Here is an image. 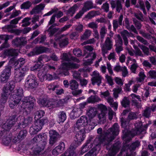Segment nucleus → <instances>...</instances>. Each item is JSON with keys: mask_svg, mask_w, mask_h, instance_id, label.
I'll use <instances>...</instances> for the list:
<instances>
[{"mask_svg": "<svg viewBox=\"0 0 156 156\" xmlns=\"http://www.w3.org/2000/svg\"><path fill=\"white\" fill-rule=\"evenodd\" d=\"M97 132L100 135L97 136L95 139L100 136L101 140L106 143V144L104 146H106L107 149H109V145L110 144L111 142L118 134L119 131L118 127H110L106 131L104 130L103 133L102 129L100 127L97 129Z\"/></svg>", "mask_w": 156, "mask_h": 156, "instance_id": "1", "label": "nucleus"}, {"mask_svg": "<svg viewBox=\"0 0 156 156\" xmlns=\"http://www.w3.org/2000/svg\"><path fill=\"white\" fill-rule=\"evenodd\" d=\"M98 136L94 141V147L91 150L85 155L84 156H96L98 152L101 148V145L104 146L106 144L105 141L102 140Z\"/></svg>", "mask_w": 156, "mask_h": 156, "instance_id": "2", "label": "nucleus"}, {"mask_svg": "<svg viewBox=\"0 0 156 156\" xmlns=\"http://www.w3.org/2000/svg\"><path fill=\"white\" fill-rule=\"evenodd\" d=\"M38 80L35 75L30 74L26 78L25 82V87L29 89H33L38 86Z\"/></svg>", "mask_w": 156, "mask_h": 156, "instance_id": "3", "label": "nucleus"}, {"mask_svg": "<svg viewBox=\"0 0 156 156\" xmlns=\"http://www.w3.org/2000/svg\"><path fill=\"white\" fill-rule=\"evenodd\" d=\"M76 128L79 131L77 132V133L74 137V140L77 144L79 145L85 138V133L89 132L90 130L88 129V127H86V128L85 127L81 129H80V127Z\"/></svg>", "mask_w": 156, "mask_h": 156, "instance_id": "4", "label": "nucleus"}, {"mask_svg": "<svg viewBox=\"0 0 156 156\" xmlns=\"http://www.w3.org/2000/svg\"><path fill=\"white\" fill-rule=\"evenodd\" d=\"M21 108L24 109L27 108L30 110L32 109L34 105L35 99L31 96L25 97L22 101Z\"/></svg>", "mask_w": 156, "mask_h": 156, "instance_id": "5", "label": "nucleus"}, {"mask_svg": "<svg viewBox=\"0 0 156 156\" xmlns=\"http://www.w3.org/2000/svg\"><path fill=\"white\" fill-rule=\"evenodd\" d=\"M139 127H134V129H131V130L128 129L129 127H125L124 129L122 130L123 138L129 141L132 138L139 133Z\"/></svg>", "mask_w": 156, "mask_h": 156, "instance_id": "6", "label": "nucleus"}, {"mask_svg": "<svg viewBox=\"0 0 156 156\" xmlns=\"http://www.w3.org/2000/svg\"><path fill=\"white\" fill-rule=\"evenodd\" d=\"M12 67L10 66L5 67L1 73L0 78L2 82L6 83L9 80L11 74Z\"/></svg>", "mask_w": 156, "mask_h": 156, "instance_id": "7", "label": "nucleus"}, {"mask_svg": "<svg viewBox=\"0 0 156 156\" xmlns=\"http://www.w3.org/2000/svg\"><path fill=\"white\" fill-rule=\"evenodd\" d=\"M79 67L78 64L73 62H68L64 63L62 69H59L60 74H63L65 75L68 74V70L71 69H76Z\"/></svg>", "mask_w": 156, "mask_h": 156, "instance_id": "8", "label": "nucleus"}, {"mask_svg": "<svg viewBox=\"0 0 156 156\" xmlns=\"http://www.w3.org/2000/svg\"><path fill=\"white\" fill-rule=\"evenodd\" d=\"M49 48L44 47H36L33 50L28 54L29 56H31L35 55H38L43 53L50 52Z\"/></svg>", "mask_w": 156, "mask_h": 156, "instance_id": "9", "label": "nucleus"}, {"mask_svg": "<svg viewBox=\"0 0 156 156\" xmlns=\"http://www.w3.org/2000/svg\"><path fill=\"white\" fill-rule=\"evenodd\" d=\"M49 135L50 138L49 144L51 146H52L60 139L61 136L57 132L53 130L49 131Z\"/></svg>", "mask_w": 156, "mask_h": 156, "instance_id": "10", "label": "nucleus"}, {"mask_svg": "<svg viewBox=\"0 0 156 156\" xmlns=\"http://www.w3.org/2000/svg\"><path fill=\"white\" fill-rule=\"evenodd\" d=\"M46 136H44L41 134H39L37 136H35L31 140V142L33 143L31 145H33L35 144L41 143V144H43L44 145H46L47 142L45 140L46 139Z\"/></svg>", "mask_w": 156, "mask_h": 156, "instance_id": "11", "label": "nucleus"}, {"mask_svg": "<svg viewBox=\"0 0 156 156\" xmlns=\"http://www.w3.org/2000/svg\"><path fill=\"white\" fill-rule=\"evenodd\" d=\"M35 144L33 145H31V147L33 154L35 155H38L43 154L45 145L41 144V143Z\"/></svg>", "mask_w": 156, "mask_h": 156, "instance_id": "12", "label": "nucleus"}, {"mask_svg": "<svg viewBox=\"0 0 156 156\" xmlns=\"http://www.w3.org/2000/svg\"><path fill=\"white\" fill-rule=\"evenodd\" d=\"M113 46L111 38L109 37L106 38L104 44L102 47V51L104 54L107 53L108 51L110 50Z\"/></svg>", "mask_w": 156, "mask_h": 156, "instance_id": "13", "label": "nucleus"}, {"mask_svg": "<svg viewBox=\"0 0 156 156\" xmlns=\"http://www.w3.org/2000/svg\"><path fill=\"white\" fill-rule=\"evenodd\" d=\"M37 75L41 82L43 81L44 80L50 81L54 78L52 75L49 73L45 74L43 69L39 70Z\"/></svg>", "mask_w": 156, "mask_h": 156, "instance_id": "14", "label": "nucleus"}, {"mask_svg": "<svg viewBox=\"0 0 156 156\" xmlns=\"http://www.w3.org/2000/svg\"><path fill=\"white\" fill-rule=\"evenodd\" d=\"M92 78L91 79L92 84L94 85L95 83L98 86H99L102 83V80L103 79L102 76L97 71L93 72Z\"/></svg>", "mask_w": 156, "mask_h": 156, "instance_id": "15", "label": "nucleus"}, {"mask_svg": "<svg viewBox=\"0 0 156 156\" xmlns=\"http://www.w3.org/2000/svg\"><path fill=\"white\" fill-rule=\"evenodd\" d=\"M18 121H20L19 126H26L30 123L32 120V118L29 117L27 119H25L24 117L22 115H19L17 118Z\"/></svg>", "mask_w": 156, "mask_h": 156, "instance_id": "16", "label": "nucleus"}, {"mask_svg": "<svg viewBox=\"0 0 156 156\" xmlns=\"http://www.w3.org/2000/svg\"><path fill=\"white\" fill-rule=\"evenodd\" d=\"M14 37L13 35L2 34L0 35V40H5L4 43L2 44L0 48H7L9 46L8 43V40L12 39Z\"/></svg>", "mask_w": 156, "mask_h": 156, "instance_id": "17", "label": "nucleus"}, {"mask_svg": "<svg viewBox=\"0 0 156 156\" xmlns=\"http://www.w3.org/2000/svg\"><path fill=\"white\" fill-rule=\"evenodd\" d=\"M27 43L26 38L24 37H17L12 41V44L16 47L24 45Z\"/></svg>", "mask_w": 156, "mask_h": 156, "instance_id": "18", "label": "nucleus"}, {"mask_svg": "<svg viewBox=\"0 0 156 156\" xmlns=\"http://www.w3.org/2000/svg\"><path fill=\"white\" fill-rule=\"evenodd\" d=\"M37 102L41 106L48 107L55 105L56 103L55 101H49L46 98L40 99L38 100Z\"/></svg>", "mask_w": 156, "mask_h": 156, "instance_id": "19", "label": "nucleus"}, {"mask_svg": "<svg viewBox=\"0 0 156 156\" xmlns=\"http://www.w3.org/2000/svg\"><path fill=\"white\" fill-rule=\"evenodd\" d=\"M156 110V105H153L151 106L147 107L144 110L142 115L146 118H149L151 116V112H154Z\"/></svg>", "mask_w": 156, "mask_h": 156, "instance_id": "20", "label": "nucleus"}, {"mask_svg": "<svg viewBox=\"0 0 156 156\" xmlns=\"http://www.w3.org/2000/svg\"><path fill=\"white\" fill-rule=\"evenodd\" d=\"M65 148V144L63 142L60 143L59 145L56 147L52 151V154L54 155H57L62 153Z\"/></svg>", "mask_w": 156, "mask_h": 156, "instance_id": "21", "label": "nucleus"}, {"mask_svg": "<svg viewBox=\"0 0 156 156\" xmlns=\"http://www.w3.org/2000/svg\"><path fill=\"white\" fill-rule=\"evenodd\" d=\"M121 147V143L119 141H117L109 148L112 152V153L107 154L106 156H115L116 154L119 151Z\"/></svg>", "mask_w": 156, "mask_h": 156, "instance_id": "22", "label": "nucleus"}, {"mask_svg": "<svg viewBox=\"0 0 156 156\" xmlns=\"http://www.w3.org/2000/svg\"><path fill=\"white\" fill-rule=\"evenodd\" d=\"M110 3L111 5V7L113 9L115 8L116 12L119 13L120 12L122 8L120 1L119 0H112L110 1Z\"/></svg>", "mask_w": 156, "mask_h": 156, "instance_id": "23", "label": "nucleus"}, {"mask_svg": "<svg viewBox=\"0 0 156 156\" xmlns=\"http://www.w3.org/2000/svg\"><path fill=\"white\" fill-rule=\"evenodd\" d=\"M140 145V143L138 141H137L134 142L129 147V150L130 151V153L129 154L128 153H125V154H126V156H135V153L132 151L135 150L137 147H138ZM124 150H125V148L124 147Z\"/></svg>", "mask_w": 156, "mask_h": 156, "instance_id": "24", "label": "nucleus"}, {"mask_svg": "<svg viewBox=\"0 0 156 156\" xmlns=\"http://www.w3.org/2000/svg\"><path fill=\"white\" fill-rule=\"evenodd\" d=\"M124 26L129 31L133 32L136 34H138V32L136 30V28L133 25H130L129 19L127 18H126L124 20Z\"/></svg>", "mask_w": 156, "mask_h": 156, "instance_id": "25", "label": "nucleus"}, {"mask_svg": "<svg viewBox=\"0 0 156 156\" xmlns=\"http://www.w3.org/2000/svg\"><path fill=\"white\" fill-rule=\"evenodd\" d=\"M123 19V15H121L118 19L114 20L112 21L113 30L116 31L118 27L120 26H122V21Z\"/></svg>", "mask_w": 156, "mask_h": 156, "instance_id": "26", "label": "nucleus"}, {"mask_svg": "<svg viewBox=\"0 0 156 156\" xmlns=\"http://www.w3.org/2000/svg\"><path fill=\"white\" fill-rule=\"evenodd\" d=\"M15 83L14 81L12 80L7 83L3 88V90L8 92L11 94L15 87Z\"/></svg>", "mask_w": 156, "mask_h": 156, "instance_id": "27", "label": "nucleus"}, {"mask_svg": "<svg viewBox=\"0 0 156 156\" xmlns=\"http://www.w3.org/2000/svg\"><path fill=\"white\" fill-rule=\"evenodd\" d=\"M93 137L92 136H90L89 137L88 140H87L86 144L83 147L81 151L83 153H85L89 150L92 148L94 147V142L93 143L90 144V142L92 140Z\"/></svg>", "mask_w": 156, "mask_h": 156, "instance_id": "28", "label": "nucleus"}, {"mask_svg": "<svg viewBox=\"0 0 156 156\" xmlns=\"http://www.w3.org/2000/svg\"><path fill=\"white\" fill-rule=\"evenodd\" d=\"M10 94V93H9V92L8 91L6 92L3 90L1 96V98L0 100V105L1 104L3 108H4V105L6 103L7 100Z\"/></svg>", "mask_w": 156, "mask_h": 156, "instance_id": "29", "label": "nucleus"}, {"mask_svg": "<svg viewBox=\"0 0 156 156\" xmlns=\"http://www.w3.org/2000/svg\"><path fill=\"white\" fill-rule=\"evenodd\" d=\"M4 53L5 55L9 57H15L18 55V50L13 48L7 49L5 51Z\"/></svg>", "mask_w": 156, "mask_h": 156, "instance_id": "30", "label": "nucleus"}, {"mask_svg": "<svg viewBox=\"0 0 156 156\" xmlns=\"http://www.w3.org/2000/svg\"><path fill=\"white\" fill-rule=\"evenodd\" d=\"M82 113V111L80 108H74L70 113V118L75 119L80 116Z\"/></svg>", "mask_w": 156, "mask_h": 156, "instance_id": "31", "label": "nucleus"}, {"mask_svg": "<svg viewBox=\"0 0 156 156\" xmlns=\"http://www.w3.org/2000/svg\"><path fill=\"white\" fill-rule=\"evenodd\" d=\"M87 118L85 116H81L76 122V125L77 127H80L81 126L84 127L87 125Z\"/></svg>", "mask_w": 156, "mask_h": 156, "instance_id": "32", "label": "nucleus"}, {"mask_svg": "<svg viewBox=\"0 0 156 156\" xmlns=\"http://www.w3.org/2000/svg\"><path fill=\"white\" fill-rule=\"evenodd\" d=\"M45 5V4L42 3H41L36 5L31 11V14H33L39 13L44 9Z\"/></svg>", "mask_w": 156, "mask_h": 156, "instance_id": "33", "label": "nucleus"}, {"mask_svg": "<svg viewBox=\"0 0 156 156\" xmlns=\"http://www.w3.org/2000/svg\"><path fill=\"white\" fill-rule=\"evenodd\" d=\"M15 79L18 82H20L23 79L25 75L24 72H21L18 70H16L14 72Z\"/></svg>", "mask_w": 156, "mask_h": 156, "instance_id": "34", "label": "nucleus"}, {"mask_svg": "<svg viewBox=\"0 0 156 156\" xmlns=\"http://www.w3.org/2000/svg\"><path fill=\"white\" fill-rule=\"evenodd\" d=\"M12 135L11 133L0 138L2 141L3 143L5 145H8L11 142Z\"/></svg>", "mask_w": 156, "mask_h": 156, "instance_id": "35", "label": "nucleus"}, {"mask_svg": "<svg viewBox=\"0 0 156 156\" xmlns=\"http://www.w3.org/2000/svg\"><path fill=\"white\" fill-rule=\"evenodd\" d=\"M56 25V24L54 23L53 24L48 28L47 30L45 31V32H48L49 36L52 37L58 30V28L55 27Z\"/></svg>", "mask_w": 156, "mask_h": 156, "instance_id": "36", "label": "nucleus"}, {"mask_svg": "<svg viewBox=\"0 0 156 156\" xmlns=\"http://www.w3.org/2000/svg\"><path fill=\"white\" fill-rule=\"evenodd\" d=\"M16 116L14 115L11 116L6 122V126L7 127H12L16 123Z\"/></svg>", "mask_w": 156, "mask_h": 156, "instance_id": "37", "label": "nucleus"}, {"mask_svg": "<svg viewBox=\"0 0 156 156\" xmlns=\"http://www.w3.org/2000/svg\"><path fill=\"white\" fill-rule=\"evenodd\" d=\"M76 154L75 151L73 148L70 147L61 156H76Z\"/></svg>", "mask_w": 156, "mask_h": 156, "instance_id": "38", "label": "nucleus"}, {"mask_svg": "<svg viewBox=\"0 0 156 156\" xmlns=\"http://www.w3.org/2000/svg\"><path fill=\"white\" fill-rule=\"evenodd\" d=\"M62 60L66 61H73L77 63L80 62V61L77 58L72 56L70 58L68 54L66 53H63L62 54Z\"/></svg>", "mask_w": 156, "mask_h": 156, "instance_id": "39", "label": "nucleus"}, {"mask_svg": "<svg viewBox=\"0 0 156 156\" xmlns=\"http://www.w3.org/2000/svg\"><path fill=\"white\" fill-rule=\"evenodd\" d=\"M93 8V3L90 1H87L83 4L82 9L85 12Z\"/></svg>", "mask_w": 156, "mask_h": 156, "instance_id": "40", "label": "nucleus"}, {"mask_svg": "<svg viewBox=\"0 0 156 156\" xmlns=\"http://www.w3.org/2000/svg\"><path fill=\"white\" fill-rule=\"evenodd\" d=\"M10 127H0V138L10 133Z\"/></svg>", "mask_w": 156, "mask_h": 156, "instance_id": "41", "label": "nucleus"}, {"mask_svg": "<svg viewBox=\"0 0 156 156\" xmlns=\"http://www.w3.org/2000/svg\"><path fill=\"white\" fill-rule=\"evenodd\" d=\"M15 26L11 24L5 26L2 28L3 31L5 32H8L11 33H13L14 28H15Z\"/></svg>", "mask_w": 156, "mask_h": 156, "instance_id": "42", "label": "nucleus"}, {"mask_svg": "<svg viewBox=\"0 0 156 156\" xmlns=\"http://www.w3.org/2000/svg\"><path fill=\"white\" fill-rule=\"evenodd\" d=\"M97 113L96 109L90 107L87 111V115L90 118H92Z\"/></svg>", "mask_w": 156, "mask_h": 156, "instance_id": "43", "label": "nucleus"}, {"mask_svg": "<svg viewBox=\"0 0 156 156\" xmlns=\"http://www.w3.org/2000/svg\"><path fill=\"white\" fill-rule=\"evenodd\" d=\"M79 84L76 81L72 80L70 81V88L73 90H76L78 87Z\"/></svg>", "mask_w": 156, "mask_h": 156, "instance_id": "44", "label": "nucleus"}, {"mask_svg": "<svg viewBox=\"0 0 156 156\" xmlns=\"http://www.w3.org/2000/svg\"><path fill=\"white\" fill-rule=\"evenodd\" d=\"M100 101V99L96 95H94L89 98L87 99V102L90 103L98 102Z\"/></svg>", "mask_w": 156, "mask_h": 156, "instance_id": "45", "label": "nucleus"}, {"mask_svg": "<svg viewBox=\"0 0 156 156\" xmlns=\"http://www.w3.org/2000/svg\"><path fill=\"white\" fill-rule=\"evenodd\" d=\"M45 112L44 111L40 110L35 112V120H37L44 116Z\"/></svg>", "mask_w": 156, "mask_h": 156, "instance_id": "46", "label": "nucleus"}, {"mask_svg": "<svg viewBox=\"0 0 156 156\" xmlns=\"http://www.w3.org/2000/svg\"><path fill=\"white\" fill-rule=\"evenodd\" d=\"M130 104V101L129 99L126 97H124L121 102L122 105L125 108L129 106Z\"/></svg>", "mask_w": 156, "mask_h": 156, "instance_id": "47", "label": "nucleus"}, {"mask_svg": "<svg viewBox=\"0 0 156 156\" xmlns=\"http://www.w3.org/2000/svg\"><path fill=\"white\" fill-rule=\"evenodd\" d=\"M107 30L105 26L102 27L100 29V35L101 39V41H103V39L105 37V35L106 34Z\"/></svg>", "mask_w": 156, "mask_h": 156, "instance_id": "48", "label": "nucleus"}, {"mask_svg": "<svg viewBox=\"0 0 156 156\" xmlns=\"http://www.w3.org/2000/svg\"><path fill=\"white\" fill-rule=\"evenodd\" d=\"M150 21L152 24L155 25L156 22V13L154 12H151L149 16Z\"/></svg>", "mask_w": 156, "mask_h": 156, "instance_id": "49", "label": "nucleus"}, {"mask_svg": "<svg viewBox=\"0 0 156 156\" xmlns=\"http://www.w3.org/2000/svg\"><path fill=\"white\" fill-rule=\"evenodd\" d=\"M17 95L12 94L10 97L9 99L11 100L12 102H16L18 104H19L20 102L22 99V98H20V96H17Z\"/></svg>", "mask_w": 156, "mask_h": 156, "instance_id": "50", "label": "nucleus"}, {"mask_svg": "<svg viewBox=\"0 0 156 156\" xmlns=\"http://www.w3.org/2000/svg\"><path fill=\"white\" fill-rule=\"evenodd\" d=\"M130 96L132 97V99L131 100L132 102L136 106H137L138 104L137 101L136 100V98L138 99L139 101H141L140 97L138 95H136L135 94H132L130 95Z\"/></svg>", "mask_w": 156, "mask_h": 156, "instance_id": "51", "label": "nucleus"}, {"mask_svg": "<svg viewBox=\"0 0 156 156\" xmlns=\"http://www.w3.org/2000/svg\"><path fill=\"white\" fill-rule=\"evenodd\" d=\"M58 117L59 121L62 122H64L66 118V113L63 111H61L58 115Z\"/></svg>", "mask_w": 156, "mask_h": 156, "instance_id": "52", "label": "nucleus"}, {"mask_svg": "<svg viewBox=\"0 0 156 156\" xmlns=\"http://www.w3.org/2000/svg\"><path fill=\"white\" fill-rule=\"evenodd\" d=\"M31 20L30 17H27L24 18L22 21L23 24L22 26L23 27H26L29 26L31 23V22L29 21Z\"/></svg>", "mask_w": 156, "mask_h": 156, "instance_id": "53", "label": "nucleus"}, {"mask_svg": "<svg viewBox=\"0 0 156 156\" xmlns=\"http://www.w3.org/2000/svg\"><path fill=\"white\" fill-rule=\"evenodd\" d=\"M78 7H79L77 4L74 5L69 9L68 10L69 13L71 14L72 16L75 13L76 11L78 10Z\"/></svg>", "mask_w": 156, "mask_h": 156, "instance_id": "54", "label": "nucleus"}, {"mask_svg": "<svg viewBox=\"0 0 156 156\" xmlns=\"http://www.w3.org/2000/svg\"><path fill=\"white\" fill-rule=\"evenodd\" d=\"M106 114L105 112H101L98 115V118L100 123H104L106 121Z\"/></svg>", "mask_w": 156, "mask_h": 156, "instance_id": "55", "label": "nucleus"}, {"mask_svg": "<svg viewBox=\"0 0 156 156\" xmlns=\"http://www.w3.org/2000/svg\"><path fill=\"white\" fill-rule=\"evenodd\" d=\"M42 127H30L29 132L31 135L37 134L42 129Z\"/></svg>", "mask_w": 156, "mask_h": 156, "instance_id": "56", "label": "nucleus"}, {"mask_svg": "<svg viewBox=\"0 0 156 156\" xmlns=\"http://www.w3.org/2000/svg\"><path fill=\"white\" fill-rule=\"evenodd\" d=\"M129 121L128 119H125L123 117L121 118L120 120L121 126L122 127H127L128 125Z\"/></svg>", "mask_w": 156, "mask_h": 156, "instance_id": "57", "label": "nucleus"}, {"mask_svg": "<svg viewBox=\"0 0 156 156\" xmlns=\"http://www.w3.org/2000/svg\"><path fill=\"white\" fill-rule=\"evenodd\" d=\"M48 57L46 55H40L38 58L37 62V63L40 64L42 63V62H43L44 61H46V59L48 60ZM48 60H46L47 61Z\"/></svg>", "mask_w": 156, "mask_h": 156, "instance_id": "58", "label": "nucleus"}, {"mask_svg": "<svg viewBox=\"0 0 156 156\" xmlns=\"http://www.w3.org/2000/svg\"><path fill=\"white\" fill-rule=\"evenodd\" d=\"M90 55L92 56V57L90 59H88L85 63L86 65H90L92 63L93 60H94L96 58V54L95 53H91Z\"/></svg>", "mask_w": 156, "mask_h": 156, "instance_id": "59", "label": "nucleus"}, {"mask_svg": "<svg viewBox=\"0 0 156 156\" xmlns=\"http://www.w3.org/2000/svg\"><path fill=\"white\" fill-rule=\"evenodd\" d=\"M31 3L29 1H27L26 2L23 3L21 5V8L23 9H28L31 6Z\"/></svg>", "mask_w": 156, "mask_h": 156, "instance_id": "60", "label": "nucleus"}, {"mask_svg": "<svg viewBox=\"0 0 156 156\" xmlns=\"http://www.w3.org/2000/svg\"><path fill=\"white\" fill-rule=\"evenodd\" d=\"M134 16L137 19L143 22L145 21L143 15L140 12L135 13Z\"/></svg>", "mask_w": 156, "mask_h": 156, "instance_id": "61", "label": "nucleus"}, {"mask_svg": "<svg viewBox=\"0 0 156 156\" xmlns=\"http://www.w3.org/2000/svg\"><path fill=\"white\" fill-rule=\"evenodd\" d=\"M133 24L135 25V27H136L138 30L140 29L142 26L141 23L135 18L133 19Z\"/></svg>", "mask_w": 156, "mask_h": 156, "instance_id": "62", "label": "nucleus"}, {"mask_svg": "<svg viewBox=\"0 0 156 156\" xmlns=\"http://www.w3.org/2000/svg\"><path fill=\"white\" fill-rule=\"evenodd\" d=\"M23 89L21 88H19V89L15 90L13 94L17 95V96H20V98H22V97L23 96Z\"/></svg>", "mask_w": 156, "mask_h": 156, "instance_id": "63", "label": "nucleus"}, {"mask_svg": "<svg viewBox=\"0 0 156 156\" xmlns=\"http://www.w3.org/2000/svg\"><path fill=\"white\" fill-rule=\"evenodd\" d=\"M27 131L26 130H21L17 136L18 138L22 140L27 135Z\"/></svg>", "mask_w": 156, "mask_h": 156, "instance_id": "64", "label": "nucleus"}]
</instances>
